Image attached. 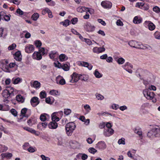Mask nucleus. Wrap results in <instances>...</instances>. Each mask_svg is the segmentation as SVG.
Masks as SVG:
<instances>
[{"label":"nucleus","mask_w":160,"mask_h":160,"mask_svg":"<svg viewBox=\"0 0 160 160\" xmlns=\"http://www.w3.org/2000/svg\"><path fill=\"white\" fill-rule=\"evenodd\" d=\"M16 93V90L13 87H9L6 88V89L3 90L2 93V95L3 97L6 98L4 102H8L7 98H11L15 95Z\"/></svg>","instance_id":"nucleus-1"},{"label":"nucleus","mask_w":160,"mask_h":160,"mask_svg":"<svg viewBox=\"0 0 160 160\" xmlns=\"http://www.w3.org/2000/svg\"><path fill=\"white\" fill-rule=\"evenodd\" d=\"M147 136L150 138L160 137V127L152 128L147 133Z\"/></svg>","instance_id":"nucleus-2"},{"label":"nucleus","mask_w":160,"mask_h":160,"mask_svg":"<svg viewBox=\"0 0 160 160\" xmlns=\"http://www.w3.org/2000/svg\"><path fill=\"white\" fill-rule=\"evenodd\" d=\"M143 94L144 96L147 99L149 100H152L153 102H156L157 99L155 98V93L150 92L148 89H145L143 91Z\"/></svg>","instance_id":"nucleus-3"},{"label":"nucleus","mask_w":160,"mask_h":160,"mask_svg":"<svg viewBox=\"0 0 160 160\" xmlns=\"http://www.w3.org/2000/svg\"><path fill=\"white\" fill-rule=\"evenodd\" d=\"M76 127V125L73 122H70L67 123L65 126V129L68 135H71Z\"/></svg>","instance_id":"nucleus-4"},{"label":"nucleus","mask_w":160,"mask_h":160,"mask_svg":"<svg viewBox=\"0 0 160 160\" xmlns=\"http://www.w3.org/2000/svg\"><path fill=\"white\" fill-rule=\"evenodd\" d=\"M8 62L7 60H2L0 61V66L2 68L4 69L6 72H9L8 70Z\"/></svg>","instance_id":"nucleus-5"},{"label":"nucleus","mask_w":160,"mask_h":160,"mask_svg":"<svg viewBox=\"0 0 160 160\" xmlns=\"http://www.w3.org/2000/svg\"><path fill=\"white\" fill-rule=\"evenodd\" d=\"M70 82L73 83L77 82L80 79L79 74L76 72H73L70 76Z\"/></svg>","instance_id":"nucleus-6"},{"label":"nucleus","mask_w":160,"mask_h":160,"mask_svg":"<svg viewBox=\"0 0 160 160\" xmlns=\"http://www.w3.org/2000/svg\"><path fill=\"white\" fill-rule=\"evenodd\" d=\"M28 109L27 108H24L22 109L21 111V115H20V118L19 119V121H21L23 118H28L30 115V114L27 113Z\"/></svg>","instance_id":"nucleus-7"},{"label":"nucleus","mask_w":160,"mask_h":160,"mask_svg":"<svg viewBox=\"0 0 160 160\" xmlns=\"http://www.w3.org/2000/svg\"><path fill=\"white\" fill-rule=\"evenodd\" d=\"M101 5L104 8L109 9L112 8V4L109 1H104L101 2Z\"/></svg>","instance_id":"nucleus-8"},{"label":"nucleus","mask_w":160,"mask_h":160,"mask_svg":"<svg viewBox=\"0 0 160 160\" xmlns=\"http://www.w3.org/2000/svg\"><path fill=\"white\" fill-rule=\"evenodd\" d=\"M123 68L126 71L130 73H132V70L133 68L132 65L129 62H126L123 66Z\"/></svg>","instance_id":"nucleus-9"},{"label":"nucleus","mask_w":160,"mask_h":160,"mask_svg":"<svg viewBox=\"0 0 160 160\" xmlns=\"http://www.w3.org/2000/svg\"><path fill=\"white\" fill-rule=\"evenodd\" d=\"M84 28L87 32H90L93 31L95 30V27L90 23L88 22L85 26Z\"/></svg>","instance_id":"nucleus-10"},{"label":"nucleus","mask_w":160,"mask_h":160,"mask_svg":"<svg viewBox=\"0 0 160 160\" xmlns=\"http://www.w3.org/2000/svg\"><path fill=\"white\" fill-rule=\"evenodd\" d=\"M114 131L112 128H104L103 134L106 137H109L114 133Z\"/></svg>","instance_id":"nucleus-11"},{"label":"nucleus","mask_w":160,"mask_h":160,"mask_svg":"<svg viewBox=\"0 0 160 160\" xmlns=\"http://www.w3.org/2000/svg\"><path fill=\"white\" fill-rule=\"evenodd\" d=\"M144 24L145 26H148V29L150 31H153L155 28V25L150 21H145Z\"/></svg>","instance_id":"nucleus-12"},{"label":"nucleus","mask_w":160,"mask_h":160,"mask_svg":"<svg viewBox=\"0 0 160 160\" xmlns=\"http://www.w3.org/2000/svg\"><path fill=\"white\" fill-rule=\"evenodd\" d=\"M34 49V46L31 44H28L25 47V52L28 53H31L33 52Z\"/></svg>","instance_id":"nucleus-13"},{"label":"nucleus","mask_w":160,"mask_h":160,"mask_svg":"<svg viewBox=\"0 0 160 160\" xmlns=\"http://www.w3.org/2000/svg\"><path fill=\"white\" fill-rule=\"evenodd\" d=\"M56 81L57 84L60 85H63L66 84L65 80L60 76H58L56 78Z\"/></svg>","instance_id":"nucleus-14"},{"label":"nucleus","mask_w":160,"mask_h":160,"mask_svg":"<svg viewBox=\"0 0 160 160\" xmlns=\"http://www.w3.org/2000/svg\"><path fill=\"white\" fill-rule=\"evenodd\" d=\"M38 98L36 97H33L31 100V103L32 105L35 107L37 106L39 103Z\"/></svg>","instance_id":"nucleus-15"},{"label":"nucleus","mask_w":160,"mask_h":160,"mask_svg":"<svg viewBox=\"0 0 160 160\" xmlns=\"http://www.w3.org/2000/svg\"><path fill=\"white\" fill-rule=\"evenodd\" d=\"M71 147L74 149L78 148L80 145V144L75 141L71 140L69 142Z\"/></svg>","instance_id":"nucleus-16"},{"label":"nucleus","mask_w":160,"mask_h":160,"mask_svg":"<svg viewBox=\"0 0 160 160\" xmlns=\"http://www.w3.org/2000/svg\"><path fill=\"white\" fill-rule=\"evenodd\" d=\"M32 58L33 59L39 60L42 59V56L38 52H35L32 55Z\"/></svg>","instance_id":"nucleus-17"},{"label":"nucleus","mask_w":160,"mask_h":160,"mask_svg":"<svg viewBox=\"0 0 160 160\" xmlns=\"http://www.w3.org/2000/svg\"><path fill=\"white\" fill-rule=\"evenodd\" d=\"M79 65L82 66L87 67L89 70H91L92 68V65L91 64L84 62H80L79 63Z\"/></svg>","instance_id":"nucleus-18"},{"label":"nucleus","mask_w":160,"mask_h":160,"mask_svg":"<svg viewBox=\"0 0 160 160\" xmlns=\"http://www.w3.org/2000/svg\"><path fill=\"white\" fill-rule=\"evenodd\" d=\"M79 65L82 66L87 67L89 70H91L92 68V65L91 64L84 62H80L79 63Z\"/></svg>","instance_id":"nucleus-19"},{"label":"nucleus","mask_w":160,"mask_h":160,"mask_svg":"<svg viewBox=\"0 0 160 160\" xmlns=\"http://www.w3.org/2000/svg\"><path fill=\"white\" fill-rule=\"evenodd\" d=\"M106 145L104 142H99L96 145V147L100 149H104L106 148Z\"/></svg>","instance_id":"nucleus-20"},{"label":"nucleus","mask_w":160,"mask_h":160,"mask_svg":"<svg viewBox=\"0 0 160 160\" xmlns=\"http://www.w3.org/2000/svg\"><path fill=\"white\" fill-rule=\"evenodd\" d=\"M22 81L21 78L17 77H14L12 79V82L14 84H18L21 82Z\"/></svg>","instance_id":"nucleus-21"},{"label":"nucleus","mask_w":160,"mask_h":160,"mask_svg":"<svg viewBox=\"0 0 160 160\" xmlns=\"http://www.w3.org/2000/svg\"><path fill=\"white\" fill-rule=\"evenodd\" d=\"M31 85L32 87L36 89L39 88L41 86L40 83L37 81H35L33 82H31Z\"/></svg>","instance_id":"nucleus-22"},{"label":"nucleus","mask_w":160,"mask_h":160,"mask_svg":"<svg viewBox=\"0 0 160 160\" xmlns=\"http://www.w3.org/2000/svg\"><path fill=\"white\" fill-rule=\"evenodd\" d=\"M142 18L138 16H135L133 20V22L135 24H138L142 22Z\"/></svg>","instance_id":"nucleus-23"},{"label":"nucleus","mask_w":160,"mask_h":160,"mask_svg":"<svg viewBox=\"0 0 160 160\" xmlns=\"http://www.w3.org/2000/svg\"><path fill=\"white\" fill-rule=\"evenodd\" d=\"M14 58L17 61H20L22 60V55L20 51L16 52L14 56Z\"/></svg>","instance_id":"nucleus-24"},{"label":"nucleus","mask_w":160,"mask_h":160,"mask_svg":"<svg viewBox=\"0 0 160 160\" xmlns=\"http://www.w3.org/2000/svg\"><path fill=\"white\" fill-rule=\"evenodd\" d=\"M58 126V123L56 122L52 121L48 124V126L50 128L55 129Z\"/></svg>","instance_id":"nucleus-25"},{"label":"nucleus","mask_w":160,"mask_h":160,"mask_svg":"<svg viewBox=\"0 0 160 160\" xmlns=\"http://www.w3.org/2000/svg\"><path fill=\"white\" fill-rule=\"evenodd\" d=\"M40 119L42 121H44L49 118V116L46 113L42 114L40 116Z\"/></svg>","instance_id":"nucleus-26"},{"label":"nucleus","mask_w":160,"mask_h":160,"mask_svg":"<svg viewBox=\"0 0 160 160\" xmlns=\"http://www.w3.org/2000/svg\"><path fill=\"white\" fill-rule=\"evenodd\" d=\"M88 156L87 155L82 153H79L76 156L77 158L78 159L82 158L83 160H85L88 158Z\"/></svg>","instance_id":"nucleus-27"},{"label":"nucleus","mask_w":160,"mask_h":160,"mask_svg":"<svg viewBox=\"0 0 160 160\" xmlns=\"http://www.w3.org/2000/svg\"><path fill=\"white\" fill-rule=\"evenodd\" d=\"M16 99L18 102L22 103L24 101L25 98L21 95L19 94L16 97Z\"/></svg>","instance_id":"nucleus-28"},{"label":"nucleus","mask_w":160,"mask_h":160,"mask_svg":"<svg viewBox=\"0 0 160 160\" xmlns=\"http://www.w3.org/2000/svg\"><path fill=\"white\" fill-rule=\"evenodd\" d=\"M70 65L69 63H66L61 65L62 68L65 71H68L69 69Z\"/></svg>","instance_id":"nucleus-29"},{"label":"nucleus","mask_w":160,"mask_h":160,"mask_svg":"<svg viewBox=\"0 0 160 160\" xmlns=\"http://www.w3.org/2000/svg\"><path fill=\"white\" fill-rule=\"evenodd\" d=\"M57 112H54L52 115V121L58 122L59 121V118L57 117L56 115Z\"/></svg>","instance_id":"nucleus-30"},{"label":"nucleus","mask_w":160,"mask_h":160,"mask_svg":"<svg viewBox=\"0 0 160 160\" xmlns=\"http://www.w3.org/2000/svg\"><path fill=\"white\" fill-rule=\"evenodd\" d=\"M39 17V15L38 13H34L31 16L32 19L34 21H36Z\"/></svg>","instance_id":"nucleus-31"},{"label":"nucleus","mask_w":160,"mask_h":160,"mask_svg":"<svg viewBox=\"0 0 160 160\" xmlns=\"http://www.w3.org/2000/svg\"><path fill=\"white\" fill-rule=\"evenodd\" d=\"M60 60L61 62H63L67 60L68 57L64 54H61L59 57Z\"/></svg>","instance_id":"nucleus-32"},{"label":"nucleus","mask_w":160,"mask_h":160,"mask_svg":"<svg viewBox=\"0 0 160 160\" xmlns=\"http://www.w3.org/2000/svg\"><path fill=\"white\" fill-rule=\"evenodd\" d=\"M58 55L57 54V52L55 51H52L49 54V56L51 59H53L56 57H58Z\"/></svg>","instance_id":"nucleus-33"},{"label":"nucleus","mask_w":160,"mask_h":160,"mask_svg":"<svg viewBox=\"0 0 160 160\" xmlns=\"http://www.w3.org/2000/svg\"><path fill=\"white\" fill-rule=\"evenodd\" d=\"M87 9V8L84 7H79L77 8V10L78 12H85Z\"/></svg>","instance_id":"nucleus-34"},{"label":"nucleus","mask_w":160,"mask_h":160,"mask_svg":"<svg viewBox=\"0 0 160 160\" xmlns=\"http://www.w3.org/2000/svg\"><path fill=\"white\" fill-rule=\"evenodd\" d=\"M80 79L84 81H87L88 79V76L86 75H81L79 74Z\"/></svg>","instance_id":"nucleus-35"},{"label":"nucleus","mask_w":160,"mask_h":160,"mask_svg":"<svg viewBox=\"0 0 160 160\" xmlns=\"http://www.w3.org/2000/svg\"><path fill=\"white\" fill-rule=\"evenodd\" d=\"M70 23V21L68 19L65 20L64 21L61 22H60V24H62L65 27H67L68 26Z\"/></svg>","instance_id":"nucleus-36"},{"label":"nucleus","mask_w":160,"mask_h":160,"mask_svg":"<svg viewBox=\"0 0 160 160\" xmlns=\"http://www.w3.org/2000/svg\"><path fill=\"white\" fill-rule=\"evenodd\" d=\"M128 44L131 47H132L134 48H137V42L134 41H131L129 42Z\"/></svg>","instance_id":"nucleus-37"},{"label":"nucleus","mask_w":160,"mask_h":160,"mask_svg":"<svg viewBox=\"0 0 160 160\" xmlns=\"http://www.w3.org/2000/svg\"><path fill=\"white\" fill-rule=\"evenodd\" d=\"M115 60L119 64H122L125 62V60L122 58H115Z\"/></svg>","instance_id":"nucleus-38"},{"label":"nucleus","mask_w":160,"mask_h":160,"mask_svg":"<svg viewBox=\"0 0 160 160\" xmlns=\"http://www.w3.org/2000/svg\"><path fill=\"white\" fill-rule=\"evenodd\" d=\"M84 108L87 113H88L90 111L91 108L90 106L88 104H85L84 106Z\"/></svg>","instance_id":"nucleus-39"},{"label":"nucleus","mask_w":160,"mask_h":160,"mask_svg":"<svg viewBox=\"0 0 160 160\" xmlns=\"http://www.w3.org/2000/svg\"><path fill=\"white\" fill-rule=\"evenodd\" d=\"M8 149V148L3 145L0 144V151L4 152L6 151Z\"/></svg>","instance_id":"nucleus-40"},{"label":"nucleus","mask_w":160,"mask_h":160,"mask_svg":"<svg viewBox=\"0 0 160 160\" xmlns=\"http://www.w3.org/2000/svg\"><path fill=\"white\" fill-rule=\"evenodd\" d=\"M95 76L97 78H99L102 77V74L100 73L97 70H96L94 73Z\"/></svg>","instance_id":"nucleus-41"},{"label":"nucleus","mask_w":160,"mask_h":160,"mask_svg":"<svg viewBox=\"0 0 160 160\" xmlns=\"http://www.w3.org/2000/svg\"><path fill=\"white\" fill-rule=\"evenodd\" d=\"M50 94L52 95H58L59 93L56 90H52L50 91Z\"/></svg>","instance_id":"nucleus-42"},{"label":"nucleus","mask_w":160,"mask_h":160,"mask_svg":"<svg viewBox=\"0 0 160 160\" xmlns=\"http://www.w3.org/2000/svg\"><path fill=\"white\" fill-rule=\"evenodd\" d=\"M46 95L45 91H42L40 92L39 96L41 99H43L46 98Z\"/></svg>","instance_id":"nucleus-43"},{"label":"nucleus","mask_w":160,"mask_h":160,"mask_svg":"<svg viewBox=\"0 0 160 160\" xmlns=\"http://www.w3.org/2000/svg\"><path fill=\"white\" fill-rule=\"evenodd\" d=\"M143 6H144V3L143 2H137L136 4L135 7H136L142 8Z\"/></svg>","instance_id":"nucleus-44"},{"label":"nucleus","mask_w":160,"mask_h":160,"mask_svg":"<svg viewBox=\"0 0 160 160\" xmlns=\"http://www.w3.org/2000/svg\"><path fill=\"white\" fill-rule=\"evenodd\" d=\"M38 52L40 53H42V54L43 55H44V54L47 53V50H45V49L43 48H39V52Z\"/></svg>","instance_id":"nucleus-45"},{"label":"nucleus","mask_w":160,"mask_h":160,"mask_svg":"<svg viewBox=\"0 0 160 160\" xmlns=\"http://www.w3.org/2000/svg\"><path fill=\"white\" fill-rule=\"evenodd\" d=\"M6 34L4 32V29L2 28H0V37H5Z\"/></svg>","instance_id":"nucleus-46"},{"label":"nucleus","mask_w":160,"mask_h":160,"mask_svg":"<svg viewBox=\"0 0 160 160\" xmlns=\"http://www.w3.org/2000/svg\"><path fill=\"white\" fill-rule=\"evenodd\" d=\"M96 98L98 100H102L104 98V97L101 94L98 93H96Z\"/></svg>","instance_id":"nucleus-47"},{"label":"nucleus","mask_w":160,"mask_h":160,"mask_svg":"<svg viewBox=\"0 0 160 160\" xmlns=\"http://www.w3.org/2000/svg\"><path fill=\"white\" fill-rule=\"evenodd\" d=\"M71 112V110L69 109H65L64 110V113L66 115H69Z\"/></svg>","instance_id":"nucleus-48"},{"label":"nucleus","mask_w":160,"mask_h":160,"mask_svg":"<svg viewBox=\"0 0 160 160\" xmlns=\"http://www.w3.org/2000/svg\"><path fill=\"white\" fill-rule=\"evenodd\" d=\"M8 68H12L14 67L17 68L18 67V65L14 62H12L9 64L8 65Z\"/></svg>","instance_id":"nucleus-49"},{"label":"nucleus","mask_w":160,"mask_h":160,"mask_svg":"<svg viewBox=\"0 0 160 160\" xmlns=\"http://www.w3.org/2000/svg\"><path fill=\"white\" fill-rule=\"evenodd\" d=\"M34 44L37 48L40 47L42 45V43L40 41H36L34 42Z\"/></svg>","instance_id":"nucleus-50"},{"label":"nucleus","mask_w":160,"mask_h":160,"mask_svg":"<svg viewBox=\"0 0 160 160\" xmlns=\"http://www.w3.org/2000/svg\"><path fill=\"white\" fill-rule=\"evenodd\" d=\"M88 150L89 152L93 154H94L97 152V150L93 148H90Z\"/></svg>","instance_id":"nucleus-51"},{"label":"nucleus","mask_w":160,"mask_h":160,"mask_svg":"<svg viewBox=\"0 0 160 160\" xmlns=\"http://www.w3.org/2000/svg\"><path fill=\"white\" fill-rule=\"evenodd\" d=\"M50 10L48 8H46L43 9L42 11V15H44L46 14V13H48L50 11Z\"/></svg>","instance_id":"nucleus-52"},{"label":"nucleus","mask_w":160,"mask_h":160,"mask_svg":"<svg viewBox=\"0 0 160 160\" xmlns=\"http://www.w3.org/2000/svg\"><path fill=\"white\" fill-rule=\"evenodd\" d=\"M118 143L119 144H125V139L124 138H122L121 139H119L118 141Z\"/></svg>","instance_id":"nucleus-53"},{"label":"nucleus","mask_w":160,"mask_h":160,"mask_svg":"<svg viewBox=\"0 0 160 160\" xmlns=\"http://www.w3.org/2000/svg\"><path fill=\"white\" fill-rule=\"evenodd\" d=\"M16 45L15 44L13 43L8 47V49L9 50H12L16 48Z\"/></svg>","instance_id":"nucleus-54"},{"label":"nucleus","mask_w":160,"mask_h":160,"mask_svg":"<svg viewBox=\"0 0 160 160\" xmlns=\"http://www.w3.org/2000/svg\"><path fill=\"white\" fill-rule=\"evenodd\" d=\"M84 41H85L86 43L89 45H92V41L89 39L84 38Z\"/></svg>","instance_id":"nucleus-55"},{"label":"nucleus","mask_w":160,"mask_h":160,"mask_svg":"<svg viewBox=\"0 0 160 160\" xmlns=\"http://www.w3.org/2000/svg\"><path fill=\"white\" fill-rule=\"evenodd\" d=\"M153 11L156 13L160 12V8L157 6H155L153 8Z\"/></svg>","instance_id":"nucleus-56"},{"label":"nucleus","mask_w":160,"mask_h":160,"mask_svg":"<svg viewBox=\"0 0 160 160\" xmlns=\"http://www.w3.org/2000/svg\"><path fill=\"white\" fill-rule=\"evenodd\" d=\"M28 124L30 126H32L34 124V121L32 118L29 119L27 121Z\"/></svg>","instance_id":"nucleus-57"},{"label":"nucleus","mask_w":160,"mask_h":160,"mask_svg":"<svg viewBox=\"0 0 160 160\" xmlns=\"http://www.w3.org/2000/svg\"><path fill=\"white\" fill-rule=\"evenodd\" d=\"M16 12L20 16L22 15L24 13V12L21 10L20 8H18Z\"/></svg>","instance_id":"nucleus-58"},{"label":"nucleus","mask_w":160,"mask_h":160,"mask_svg":"<svg viewBox=\"0 0 160 160\" xmlns=\"http://www.w3.org/2000/svg\"><path fill=\"white\" fill-rule=\"evenodd\" d=\"M46 102L49 104H52L53 103V102L51 101V99L49 97H48L46 98Z\"/></svg>","instance_id":"nucleus-59"},{"label":"nucleus","mask_w":160,"mask_h":160,"mask_svg":"<svg viewBox=\"0 0 160 160\" xmlns=\"http://www.w3.org/2000/svg\"><path fill=\"white\" fill-rule=\"evenodd\" d=\"M149 90H152L153 91H156V88L155 86L153 85L149 86L148 88V89Z\"/></svg>","instance_id":"nucleus-60"},{"label":"nucleus","mask_w":160,"mask_h":160,"mask_svg":"<svg viewBox=\"0 0 160 160\" xmlns=\"http://www.w3.org/2000/svg\"><path fill=\"white\" fill-rule=\"evenodd\" d=\"M116 23L118 26H122L123 25L122 22L119 19L117 20Z\"/></svg>","instance_id":"nucleus-61"},{"label":"nucleus","mask_w":160,"mask_h":160,"mask_svg":"<svg viewBox=\"0 0 160 160\" xmlns=\"http://www.w3.org/2000/svg\"><path fill=\"white\" fill-rule=\"evenodd\" d=\"M92 51L94 53L98 54L99 52L98 47H95L93 48L92 49Z\"/></svg>","instance_id":"nucleus-62"},{"label":"nucleus","mask_w":160,"mask_h":160,"mask_svg":"<svg viewBox=\"0 0 160 160\" xmlns=\"http://www.w3.org/2000/svg\"><path fill=\"white\" fill-rule=\"evenodd\" d=\"M41 157L42 160H50V158L48 157H46L43 155H41Z\"/></svg>","instance_id":"nucleus-63"},{"label":"nucleus","mask_w":160,"mask_h":160,"mask_svg":"<svg viewBox=\"0 0 160 160\" xmlns=\"http://www.w3.org/2000/svg\"><path fill=\"white\" fill-rule=\"evenodd\" d=\"M155 38L158 39H160V33L158 32H156L154 34Z\"/></svg>","instance_id":"nucleus-64"}]
</instances>
